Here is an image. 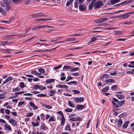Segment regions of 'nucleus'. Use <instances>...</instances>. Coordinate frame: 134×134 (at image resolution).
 I'll use <instances>...</instances> for the list:
<instances>
[{
	"instance_id": "680f3d73",
	"label": "nucleus",
	"mask_w": 134,
	"mask_h": 134,
	"mask_svg": "<svg viewBox=\"0 0 134 134\" xmlns=\"http://www.w3.org/2000/svg\"><path fill=\"white\" fill-rule=\"evenodd\" d=\"M78 6V4L77 0L74 2V7L75 8H77Z\"/></svg>"
},
{
	"instance_id": "0eeeda50",
	"label": "nucleus",
	"mask_w": 134,
	"mask_h": 134,
	"mask_svg": "<svg viewBox=\"0 0 134 134\" xmlns=\"http://www.w3.org/2000/svg\"><path fill=\"white\" fill-rule=\"evenodd\" d=\"M40 129L44 131H46L47 130V127L46 126L45 124L43 122H41V125L40 127Z\"/></svg>"
},
{
	"instance_id": "20e7f679",
	"label": "nucleus",
	"mask_w": 134,
	"mask_h": 134,
	"mask_svg": "<svg viewBox=\"0 0 134 134\" xmlns=\"http://www.w3.org/2000/svg\"><path fill=\"white\" fill-rule=\"evenodd\" d=\"M102 5V2L101 1H99L95 4V8L97 9Z\"/></svg>"
},
{
	"instance_id": "69168bd1",
	"label": "nucleus",
	"mask_w": 134,
	"mask_h": 134,
	"mask_svg": "<svg viewBox=\"0 0 134 134\" xmlns=\"http://www.w3.org/2000/svg\"><path fill=\"white\" fill-rule=\"evenodd\" d=\"M5 98V97L4 94H0V99H2Z\"/></svg>"
},
{
	"instance_id": "7c9ffc66",
	"label": "nucleus",
	"mask_w": 134,
	"mask_h": 134,
	"mask_svg": "<svg viewBox=\"0 0 134 134\" xmlns=\"http://www.w3.org/2000/svg\"><path fill=\"white\" fill-rule=\"evenodd\" d=\"M65 130L66 131H70L71 130L69 125H66V126Z\"/></svg>"
},
{
	"instance_id": "c85d7f7f",
	"label": "nucleus",
	"mask_w": 134,
	"mask_h": 134,
	"mask_svg": "<svg viewBox=\"0 0 134 134\" xmlns=\"http://www.w3.org/2000/svg\"><path fill=\"white\" fill-rule=\"evenodd\" d=\"M54 81V79H48L47 80H46V82L47 83H49L50 82H53Z\"/></svg>"
},
{
	"instance_id": "bf43d9fd",
	"label": "nucleus",
	"mask_w": 134,
	"mask_h": 134,
	"mask_svg": "<svg viewBox=\"0 0 134 134\" xmlns=\"http://www.w3.org/2000/svg\"><path fill=\"white\" fill-rule=\"evenodd\" d=\"M33 113H28L26 115V116L27 117H30L32 116L33 115Z\"/></svg>"
},
{
	"instance_id": "dca6fc26",
	"label": "nucleus",
	"mask_w": 134,
	"mask_h": 134,
	"mask_svg": "<svg viewBox=\"0 0 134 134\" xmlns=\"http://www.w3.org/2000/svg\"><path fill=\"white\" fill-rule=\"evenodd\" d=\"M61 126H63L65 124V119L64 117V116H62L61 118Z\"/></svg>"
},
{
	"instance_id": "052dcab7",
	"label": "nucleus",
	"mask_w": 134,
	"mask_h": 134,
	"mask_svg": "<svg viewBox=\"0 0 134 134\" xmlns=\"http://www.w3.org/2000/svg\"><path fill=\"white\" fill-rule=\"evenodd\" d=\"M117 86L116 85H114L111 87V89L113 90H114L117 88Z\"/></svg>"
},
{
	"instance_id": "9d476101",
	"label": "nucleus",
	"mask_w": 134,
	"mask_h": 134,
	"mask_svg": "<svg viewBox=\"0 0 134 134\" xmlns=\"http://www.w3.org/2000/svg\"><path fill=\"white\" fill-rule=\"evenodd\" d=\"M86 8V6L83 5V4L82 5H80L79 6V9L81 11H82L85 10Z\"/></svg>"
},
{
	"instance_id": "58836bf2",
	"label": "nucleus",
	"mask_w": 134,
	"mask_h": 134,
	"mask_svg": "<svg viewBox=\"0 0 134 134\" xmlns=\"http://www.w3.org/2000/svg\"><path fill=\"white\" fill-rule=\"evenodd\" d=\"M50 92L51 94H50V96H52L54 95V94L56 93V91L54 90H51Z\"/></svg>"
},
{
	"instance_id": "39448f33",
	"label": "nucleus",
	"mask_w": 134,
	"mask_h": 134,
	"mask_svg": "<svg viewBox=\"0 0 134 134\" xmlns=\"http://www.w3.org/2000/svg\"><path fill=\"white\" fill-rule=\"evenodd\" d=\"M108 19L107 18H104L100 19H99L97 20L96 22L98 23H103L107 21Z\"/></svg>"
},
{
	"instance_id": "8fccbe9b",
	"label": "nucleus",
	"mask_w": 134,
	"mask_h": 134,
	"mask_svg": "<svg viewBox=\"0 0 134 134\" xmlns=\"http://www.w3.org/2000/svg\"><path fill=\"white\" fill-rule=\"evenodd\" d=\"M69 120L73 121H75L76 120V118L75 117L70 118L69 119Z\"/></svg>"
},
{
	"instance_id": "1a4fd4ad",
	"label": "nucleus",
	"mask_w": 134,
	"mask_h": 134,
	"mask_svg": "<svg viewBox=\"0 0 134 134\" xmlns=\"http://www.w3.org/2000/svg\"><path fill=\"white\" fill-rule=\"evenodd\" d=\"M29 104L31 105L33 110H37L38 109V107L35 105L34 103L32 102H29Z\"/></svg>"
},
{
	"instance_id": "49530a36",
	"label": "nucleus",
	"mask_w": 134,
	"mask_h": 134,
	"mask_svg": "<svg viewBox=\"0 0 134 134\" xmlns=\"http://www.w3.org/2000/svg\"><path fill=\"white\" fill-rule=\"evenodd\" d=\"M79 70V69L77 68H72L71 69V71H78Z\"/></svg>"
},
{
	"instance_id": "72a5a7b5",
	"label": "nucleus",
	"mask_w": 134,
	"mask_h": 134,
	"mask_svg": "<svg viewBox=\"0 0 134 134\" xmlns=\"http://www.w3.org/2000/svg\"><path fill=\"white\" fill-rule=\"evenodd\" d=\"M77 82L75 81H73L67 83L69 85H71L72 84L75 85L76 84Z\"/></svg>"
},
{
	"instance_id": "cd10ccee",
	"label": "nucleus",
	"mask_w": 134,
	"mask_h": 134,
	"mask_svg": "<svg viewBox=\"0 0 134 134\" xmlns=\"http://www.w3.org/2000/svg\"><path fill=\"white\" fill-rule=\"evenodd\" d=\"M55 119L54 117L53 116H52L48 120V121L49 122H51L55 121Z\"/></svg>"
},
{
	"instance_id": "0e129e2a",
	"label": "nucleus",
	"mask_w": 134,
	"mask_h": 134,
	"mask_svg": "<svg viewBox=\"0 0 134 134\" xmlns=\"http://www.w3.org/2000/svg\"><path fill=\"white\" fill-rule=\"evenodd\" d=\"M8 42L7 41H2V45L4 46L5 45L8 44Z\"/></svg>"
},
{
	"instance_id": "6ab92c4d",
	"label": "nucleus",
	"mask_w": 134,
	"mask_h": 134,
	"mask_svg": "<svg viewBox=\"0 0 134 134\" xmlns=\"http://www.w3.org/2000/svg\"><path fill=\"white\" fill-rule=\"evenodd\" d=\"M56 87H58L59 88H68V87L65 85H61L60 84H59L58 85H57L56 86Z\"/></svg>"
},
{
	"instance_id": "a878e982",
	"label": "nucleus",
	"mask_w": 134,
	"mask_h": 134,
	"mask_svg": "<svg viewBox=\"0 0 134 134\" xmlns=\"http://www.w3.org/2000/svg\"><path fill=\"white\" fill-rule=\"evenodd\" d=\"M37 121V122H32V125L33 127H36L39 126V122H40L38 121Z\"/></svg>"
},
{
	"instance_id": "a211bd4d",
	"label": "nucleus",
	"mask_w": 134,
	"mask_h": 134,
	"mask_svg": "<svg viewBox=\"0 0 134 134\" xmlns=\"http://www.w3.org/2000/svg\"><path fill=\"white\" fill-rule=\"evenodd\" d=\"M129 122V121H126L122 125L123 128L124 129L126 128Z\"/></svg>"
},
{
	"instance_id": "338daca9",
	"label": "nucleus",
	"mask_w": 134,
	"mask_h": 134,
	"mask_svg": "<svg viewBox=\"0 0 134 134\" xmlns=\"http://www.w3.org/2000/svg\"><path fill=\"white\" fill-rule=\"evenodd\" d=\"M5 112L8 115H9L10 114V110L9 109H6L5 110Z\"/></svg>"
},
{
	"instance_id": "473e14b6",
	"label": "nucleus",
	"mask_w": 134,
	"mask_h": 134,
	"mask_svg": "<svg viewBox=\"0 0 134 134\" xmlns=\"http://www.w3.org/2000/svg\"><path fill=\"white\" fill-rule=\"evenodd\" d=\"M68 103L69 105L71 108H74V104L72 102L69 101H68Z\"/></svg>"
},
{
	"instance_id": "de8ad7c7",
	"label": "nucleus",
	"mask_w": 134,
	"mask_h": 134,
	"mask_svg": "<svg viewBox=\"0 0 134 134\" xmlns=\"http://www.w3.org/2000/svg\"><path fill=\"white\" fill-rule=\"evenodd\" d=\"M13 91L14 92H16L18 91H20L19 88L18 87H17L15 88H13Z\"/></svg>"
},
{
	"instance_id": "f3484780",
	"label": "nucleus",
	"mask_w": 134,
	"mask_h": 134,
	"mask_svg": "<svg viewBox=\"0 0 134 134\" xmlns=\"http://www.w3.org/2000/svg\"><path fill=\"white\" fill-rule=\"evenodd\" d=\"M97 36H93L91 38V40L90 41L89 43H91L94 42L97 39Z\"/></svg>"
},
{
	"instance_id": "393cba45",
	"label": "nucleus",
	"mask_w": 134,
	"mask_h": 134,
	"mask_svg": "<svg viewBox=\"0 0 134 134\" xmlns=\"http://www.w3.org/2000/svg\"><path fill=\"white\" fill-rule=\"evenodd\" d=\"M94 1H92L91 2L90 5L89 6V9H91L92 8L95 6V4H94Z\"/></svg>"
},
{
	"instance_id": "c756f323",
	"label": "nucleus",
	"mask_w": 134,
	"mask_h": 134,
	"mask_svg": "<svg viewBox=\"0 0 134 134\" xmlns=\"http://www.w3.org/2000/svg\"><path fill=\"white\" fill-rule=\"evenodd\" d=\"M52 19H38L37 20H36L35 21H45V20H51Z\"/></svg>"
},
{
	"instance_id": "f03ea898",
	"label": "nucleus",
	"mask_w": 134,
	"mask_h": 134,
	"mask_svg": "<svg viewBox=\"0 0 134 134\" xmlns=\"http://www.w3.org/2000/svg\"><path fill=\"white\" fill-rule=\"evenodd\" d=\"M1 4L2 6L7 7V8H9V6H8L9 3L8 2L7 0H0Z\"/></svg>"
},
{
	"instance_id": "5fc2aeb1",
	"label": "nucleus",
	"mask_w": 134,
	"mask_h": 134,
	"mask_svg": "<svg viewBox=\"0 0 134 134\" xmlns=\"http://www.w3.org/2000/svg\"><path fill=\"white\" fill-rule=\"evenodd\" d=\"M46 88V87L45 86L43 87L42 86H39V89L41 90H44Z\"/></svg>"
},
{
	"instance_id": "4d7b16f0",
	"label": "nucleus",
	"mask_w": 134,
	"mask_h": 134,
	"mask_svg": "<svg viewBox=\"0 0 134 134\" xmlns=\"http://www.w3.org/2000/svg\"><path fill=\"white\" fill-rule=\"evenodd\" d=\"M37 29H39L40 28H44V27H45V26H45V25H42V26H37Z\"/></svg>"
},
{
	"instance_id": "bb28decb",
	"label": "nucleus",
	"mask_w": 134,
	"mask_h": 134,
	"mask_svg": "<svg viewBox=\"0 0 134 134\" xmlns=\"http://www.w3.org/2000/svg\"><path fill=\"white\" fill-rule=\"evenodd\" d=\"M25 102L24 101L19 102L18 103V107H21V105H24L25 104Z\"/></svg>"
},
{
	"instance_id": "a19ab883",
	"label": "nucleus",
	"mask_w": 134,
	"mask_h": 134,
	"mask_svg": "<svg viewBox=\"0 0 134 134\" xmlns=\"http://www.w3.org/2000/svg\"><path fill=\"white\" fill-rule=\"evenodd\" d=\"M74 0H70L68 1L66 3V5L67 6H69L73 2Z\"/></svg>"
},
{
	"instance_id": "774afa93",
	"label": "nucleus",
	"mask_w": 134,
	"mask_h": 134,
	"mask_svg": "<svg viewBox=\"0 0 134 134\" xmlns=\"http://www.w3.org/2000/svg\"><path fill=\"white\" fill-rule=\"evenodd\" d=\"M58 114L62 115V116H64L63 113L61 111H58Z\"/></svg>"
},
{
	"instance_id": "423d86ee",
	"label": "nucleus",
	"mask_w": 134,
	"mask_h": 134,
	"mask_svg": "<svg viewBox=\"0 0 134 134\" xmlns=\"http://www.w3.org/2000/svg\"><path fill=\"white\" fill-rule=\"evenodd\" d=\"M13 78L12 77L9 76L3 82L2 84V85H4L5 83H7L10 81L12 80L13 79Z\"/></svg>"
},
{
	"instance_id": "3c124183",
	"label": "nucleus",
	"mask_w": 134,
	"mask_h": 134,
	"mask_svg": "<svg viewBox=\"0 0 134 134\" xmlns=\"http://www.w3.org/2000/svg\"><path fill=\"white\" fill-rule=\"evenodd\" d=\"M4 118L8 120H10L9 119H10V117L9 116L7 115H5L4 116Z\"/></svg>"
},
{
	"instance_id": "c9c22d12",
	"label": "nucleus",
	"mask_w": 134,
	"mask_h": 134,
	"mask_svg": "<svg viewBox=\"0 0 134 134\" xmlns=\"http://www.w3.org/2000/svg\"><path fill=\"white\" fill-rule=\"evenodd\" d=\"M21 0H13L12 2L15 4H18L20 3Z\"/></svg>"
},
{
	"instance_id": "6e6d98bb",
	"label": "nucleus",
	"mask_w": 134,
	"mask_h": 134,
	"mask_svg": "<svg viewBox=\"0 0 134 134\" xmlns=\"http://www.w3.org/2000/svg\"><path fill=\"white\" fill-rule=\"evenodd\" d=\"M117 74V72L115 71H113V72H111L110 74V75L114 76L116 75Z\"/></svg>"
},
{
	"instance_id": "ddd939ff",
	"label": "nucleus",
	"mask_w": 134,
	"mask_h": 134,
	"mask_svg": "<svg viewBox=\"0 0 134 134\" xmlns=\"http://www.w3.org/2000/svg\"><path fill=\"white\" fill-rule=\"evenodd\" d=\"M72 67L71 66L68 65L64 66L63 68V69L64 71H67L71 69Z\"/></svg>"
},
{
	"instance_id": "37998d69",
	"label": "nucleus",
	"mask_w": 134,
	"mask_h": 134,
	"mask_svg": "<svg viewBox=\"0 0 134 134\" xmlns=\"http://www.w3.org/2000/svg\"><path fill=\"white\" fill-rule=\"evenodd\" d=\"M76 39L75 38H69L66 40H65V41H74Z\"/></svg>"
},
{
	"instance_id": "13d9d810",
	"label": "nucleus",
	"mask_w": 134,
	"mask_h": 134,
	"mask_svg": "<svg viewBox=\"0 0 134 134\" xmlns=\"http://www.w3.org/2000/svg\"><path fill=\"white\" fill-rule=\"evenodd\" d=\"M39 86L38 85H35L34 86V88L36 90H37L38 89H39Z\"/></svg>"
},
{
	"instance_id": "f8f14e48",
	"label": "nucleus",
	"mask_w": 134,
	"mask_h": 134,
	"mask_svg": "<svg viewBox=\"0 0 134 134\" xmlns=\"http://www.w3.org/2000/svg\"><path fill=\"white\" fill-rule=\"evenodd\" d=\"M4 127H5L6 130H8L11 131L12 130V128L10 126L7 124H4Z\"/></svg>"
},
{
	"instance_id": "7ed1b4c3",
	"label": "nucleus",
	"mask_w": 134,
	"mask_h": 134,
	"mask_svg": "<svg viewBox=\"0 0 134 134\" xmlns=\"http://www.w3.org/2000/svg\"><path fill=\"white\" fill-rule=\"evenodd\" d=\"M74 100L76 102L81 103L83 101L84 99L83 97H77L75 98Z\"/></svg>"
},
{
	"instance_id": "2f4dec72",
	"label": "nucleus",
	"mask_w": 134,
	"mask_h": 134,
	"mask_svg": "<svg viewBox=\"0 0 134 134\" xmlns=\"http://www.w3.org/2000/svg\"><path fill=\"white\" fill-rule=\"evenodd\" d=\"M62 67V65H60L58 66L54 67L53 68V69L54 70H58L60 68Z\"/></svg>"
},
{
	"instance_id": "c03bdc74",
	"label": "nucleus",
	"mask_w": 134,
	"mask_h": 134,
	"mask_svg": "<svg viewBox=\"0 0 134 134\" xmlns=\"http://www.w3.org/2000/svg\"><path fill=\"white\" fill-rule=\"evenodd\" d=\"M46 96V94H38L37 95V96L38 97H45Z\"/></svg>"
},
{
	"instance_id": "ea45409f",
	"label": "nucleus",
	"mask_w": 134,
	"mask_h": 134,
	"mask_svg": "<svg viewBox=\"0 0 134 134\" xmlns=\"http://www.w3.org/2000/svg\"><path fill=\"white\" fill-rule=\"evenodd\" d=\"M73 110V109H72L71 108H67L65 109L64 110V111L66 112H71Z\"/></svg>"
},
{
	"instance_id": "a18cd8bd",
	"label": "nucleus",
	"mask_w": 134,
	"mask_h": 134,
	"mask_svg": "<svg viewBox=\"0 0 134 134\" xmlns=\"http://www.w3.org/2000/svg\"><path fill=\"white\" fill-rule=\"evenodd\" d=\"M127 40V38H119L116 39L117 41H124Z\"/></svg>"
},
{
	"instance_id": "b1692460",
	"label": "nucleus",
	"mask_w": 134,
	"mask_h": 134,
	"mask_svg": "<svg viewBox=\"0 0 134 134\" xmlns=\"http://www.w3.org/2000/svg\"><path fill=\"white\" fill-rule=\"evenodd\" d=\"M133 2V0H127V1H126L125 2H121L120 4H123L124 3H125V4L127 3H132Z\"/></svg>"
},
{
	"instance_id": "864d4df0",
	"label": "nucleus",
	"mask_w": 134,
	"mask_h": 134,
	"mask_svg": "<svg viewBox=\"0 0 134 134\" xmlns=\"http://www.w3.org/2000/svg\"><path fill=\"white\" fill-rule=\"evenodd\" d=\"M37 72L36 71L33 70L31 71V73L32 74H34L35 75H37Z\"/></svg>"
},
{
	"instance_id": "603ef678",
	"label": "nucleus",
	"mask_w": 134,
	"mask_h": 134,
	"mask_svg": "<svg viewBox=\"0 0 134 134\" xmlns=\"http://www.w3.org/2000/svg\"><path fill=\"white\" fill-rule=\"evenodd\" d=\"M73 79V78L72 77L70 76H69L66 79V80H65V81L68 82L70 80H71V79Z\"/></svg>"
},
{
	"instance_id": "e2e57ef3",
	"label": "nucleus",
	"mask_w": 134,
	"mask_h": 134,
	"mask_svg": "<svg viewBox=\"0 0 134 134\" xmlns=\"http://www.w3.org/2000/svg\"><path fill=\"white\" fill-rule=\"evenodd\" d=\"M4 12V11H3V9L1 7H0V12L2 13L3 15L5 14V13L3 12Z\"/></svg>"
},
{
	"instance_id": "6e6552de",
	"label": "nucleus",
	"mask_w": 134,
	"mask_h": 134,
	"mask_svg": "<svg viewBox=\"0 0 134 134\" xmlns=\"http://www.w3.org/2000/svg\"><path fill=\"white\" fill-rule=\"evenodd\" d=\"M9 122L13 126H15L16 125V121L13 119H12L9 120Z\"/></svg>"
},
{
	"instance_id": "aec40b11",
	"label": "nucleus",
	"mask_w": 134,
	"mask_h": 134,
	"mask_svg": "<svg viewBox=\"0 0 134 134\" xmlns=\"http://www.w3.org/2000/svg\"><path fill=\"white\" fill-rule=\"evenodd\" d=\"M122 31H114V34L116 35H119L122 34Z\"/></svg>"
},
{
	"instance_id": "79ce46f5",
	"label": "nucleus",
	"mask_w": 134,
	"mask_h": 134,
	"mask_svg": "<svg viewBox=\"0 0 134 134\" xmlns=\"http://www.w3.org/2000/svg\"><path fill=\"white\" fill-rule=\"evenodd\" d=\"M109 87L108 86L105 87L102 90V91L104 92H106L109 90Z\"/></svg>"
},
{
	"instance_id": "4be33fe9",
	"label": "nucleus",
	"mask_w": 134,
	"mask_h": 134,
	"mask_svg": "<svg viewBox=\"0 0 134 134\" xmlns=\"http://www.w3.org/2000/svg\"><path fill=\"white\" fill-rule=\"evenodd\" d=\"M42 106L45 108H47L48 109H50L52 108V106H51L47 105L44 104H42Z\"/></svg>"
},
{
	"instance_id": "4468645a",
	"label": "nucleus",
	"mask_w": 134,
	"mask_h": 134,
	"mask_svg": "<svg viewBox=\"0 0 134 134\" xmlns=\"http://www.w3.org/2000/svg\"><path fill=\"white\" fill-rule=\"evenodd\" d=\"M115 81V80L114 79H110L105 80L104 81V82L106 83H114Z\"/></svg>"
},
{
	"instance_id": "4c0bfd02",
	"label": "nucleus",
	"mask_w": 134,
	"mask_h": 134,
	"mask_svg": "<svg viewBox=\"0 0 134 134\" xmlns=\"http://www.w3.org/2000/svg\"><path fill=\"white\" fill-rule=\"evenodd\" d=\"M38 70L39 72L41 73H44L45 72L44 69L42 68H40L38 69Z\"/></svg>"
},
{
	"instance_id": "5701e85b",
	"label": "nucleus",
	"mask_w": 134,
	"mask_h": 134,
	"mask_svg": "<svg viewBox=\"0 0 134 134\" xmlns=\"http://www.w3.org/2000/svg\"><path fill=\"white\" fill-rule=\"evenodd\" d=\"M116 97H117L118 98L120 99H123L124 98V95H121V94H116Z\"/></svg>"
},
{
	"instance_id": "e433bc0d",
	"label": "nucleus",
	"mask_w": 134,
	"mask_h": 134,
	"mask_svg": "<svg viewBox=\"0 0 134 134\" xmlns=\"http://www.w3.org/2000/svg\"><path fill=\"white\" fill-rule=\"evenodd\" d=\"M72 91L74 93V94H79L80 93V91L77 90H72Z\"/></svg>"
},
{
	"instance_id": "f704fd0d",
	"label": "nucleus",
	"mask_w": 134,
	"mask_h": 134,
	"mask_svg": "<svg viewBox=\"0 0 134 134\" xmlns=\"http://www.w3.org/2000/svg\"><path fill=\"white\" fill-rule=\"evenodd\" d=\"M120 0H111V3L112 4H114L119 2Z\"/></svg>"
},
{
	"instance_id": "f257e3e1",
	"label": "nucleus",
	"mask_w": 134,
	"mask_h": 134,
	"mask_svg": "<svg viewBox=\"0 0 134 134\" xmlns=\"http://www.w3.org/2000/svg\"><path fill=\"white\" fill-rule=\"evenodd\" d=\"M112 102L116 108H118L121 107L125 103L124 100L119 101L117 99L114 98H113Z\"/></svg>"
},
{
	"instance_id": "09e8293b",
	"label": "nucleus",
	"mask_w": 134,
	"mask_h": 134,
	"mask_svg": "<svg viewBox=\"0 0 134 134\" xmlns=\"http://www.w3.org/2000/svg\"><path fill=\"white\" fill-rule=\"evenodd\" d=\"M20 85L21 88H23L24 87L25 85L23 82H21L20 83Z\"/></svg>"
},
{
	"instance_id": "9b49d317",
	"label": "nucleus",
	"mask_w": 134,
	"mask_h": 134,
	"mask_svg": "<svg viewBox=\"0 0 134 134\" xmlns=\"http://www.w3.org/2000/svg\"><path fill=\"white\" fill-rule=\"evenodd\" d=\"M120 16H121V19H123L127 18L129 16V15H128V13H127L120 15Z\"/></svg>"
},
{
	"instance_id": "412c9836",
	"label": "nucleus",
	"mask_w": 134,
	"mask_h": 134,
	"mask_svg": "<svg viewBox=\"0 0 134 134\" xmlns=\"http://www.w3.org/2000/svg\"><path fill=\"white\" fill-rule=\"evenodd\" d=\"M85 106L83 105H78L76 106V108L77 109L81 110L84 108Z\"/></svg>"
},
{
	"instance_id": "2eb2a0df",
	"label": "nucleus",
	"mask_w": 134,
	"mask_h": 134,
	"mask_svg": "<svg viewBox=\"0 0 134 134\" xmlns=\"http://www.w3.org/2000/svg\"><path fill=\"white\" fill-rule=\"evenodd\" d=\"M122 123V121L121 118H119L118 121V127H120L121 126Z\"/></svg>"
}]
</instances>
